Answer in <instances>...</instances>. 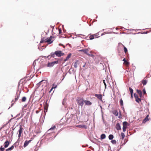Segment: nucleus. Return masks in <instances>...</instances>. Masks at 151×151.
Here are the masks:
<instances>
[{
    "instance_id": "ea45409f",
    "label": "nucleus",
    "mask_w": 151,
    "mask_h": 151,
    "mask_svg": "<svg viewBox=\"0 0 151 151\" xmlns=\"http://www.w3.org/2000/svg\"><path fill=\"white\" fill-rule=\"evenodd\" d=\"M62 32V30L61 29H59V33L60 34Z\"/></svg>"
},
{
    "instance_id": "ddd939ff",
    "label": "nucleus",
    "mask_w": 151,
    "mask_h": 151,
    "mask_svg": "<svg viewBox=\"0 0 151 151\" xmlns=\"http://www.w3.org/2000/svg\"><path fill=\"white\" fill-rule=\"evenodd\" d=\"M20 94H17L16 96V98L14 99V100H13L12 102H13L14 103H15L16 101L18 100Z\"/></svg>"
},
{
    "instance_id": "423d86ee",
    "label": "nucleus",
    "mask_w": 151,
    "mask_h": 151,
    "mask_svg": "<svg viewBox=\"0 0 151 151\" xmlns=\"http://www.w3.org/2000/svg\"><path fill=\"white\" fill-rule=\"evenodd\" d=\"M128 123L126 122H123V130L125 132L126 130V128L127 127Z\"/></svg>"
},
{
    "instance_id": "e433bc0d",
    "label": "nucleus",
    "mask_w": 151,
    "mask_h": 151,
    "mask_svg": "<svg viewBox=\"0 0 151 151\" xmlns=\"http://www.w3.org/2000/svg\"><path fill=\"white\" fill-rule=\"evenodd\" d=\"M74 67L75 68H76L77 67V62H75L74 65Z\"/></svg>"
},
{
    "instance_id": "1a4fd4ad",
    "label": "nucleus",
    "mask_w": 151,
    "mask_h": 151,
    "mask_svg": "<svg viewBox=\"0 0 151 151\" xmlns=\"http://www.w3.org/2000/svg\"><path fill=\"white\" fill-rule=\"evenodd\" d=\"M32 140V139L31 138V139L29 140V141H27L26 140L24 144V147H27L29 144V143Z\"/></svg>"
},
{
    "instance_id": "a211bd4d",
    "label": "nucleus",
    "mask_w": 151,
    "mask_h": 151,
    "mask_svg": "<svg viewBox=\"0 0 151 151\" xmlns=\"http://www.w3.org/2000/svg\"><path fill=\"white\" fill-rule=\"evenodd\" d=\"M149 116V115H147V116H146V117L145 118V119L143 120V123H145L146 121H147L149 120V119H148V117Z\"/></svg>"
},
{
    "instance_id": "b1692460",
    "label": "nucleus",
    "mask_w": 151,
    "mask_h": 151,
    "mask_svg": "<svg viewBox=\"0 0 151 151\" xmlns=\"http://www.w3.org/2000/svg\"><path fill=\"white\" fill-rule=\"evenodd\" d=\"M101 139H104L106 138V136L104 134H102L101 135Z\"/></svg>"
},
{
    "instance_id": "393cba45",
    "label": "nucleus",
    "mask_w": 151,
    "mask_h": 151,
    "mask_svg": "<svg viewBox=\"0 0 151 151\" xmlns=\"http://www.w3.org/2000/svg\"><path fill=\"white\" fill-rule=\"evenodd\" d=\"M56 128L55 126H54L52 127H51L50 129L48 131H49L50 130L53 131Z\"/></svg>"
},
{
    "instance_id": "58836bf2",
    "label": "nucleus",
    "mask_w": 151,
    "mask_h": 151,
    "mask_svg": "<svg viewBox=\"0 0 151 151\" xmlns=\"http://www.w3.org/2000/svg\"><path fill=\"white\" fill-rule=\"evenodd\" d=\"M134 96L135 99H136L137 98H138V96L136 94H134Z\"/></svg>"
},
{
    "instance_id": "9b49d317",
    "label": "nucleus",
    "mask_w": 151,
    "mask_h": 151,
    "mask_svg": "<svg viewBox=\"0 0 151 151\" xmlns=\"http://www.w3.org/2000/svg\"><path fill=\"white\" fill-rule=\"evenodd\" d=\"M84 103H85L86 105L88 106H90L92 104V103L88 100H85Z\"/></svg>"
},
{
    "instance_id": "a878e982",
    "label": "nucleus",
    "mask_w": 151,
    "mask_h": 151,
    "mask_svg": "<svg viewBox=\"0 0 151 151\" xmlns=\"http://www.w3.org/2000/svg\"><path fill=\"white\" fill-rule=\"evenodd\" d=\"M114 138V136L112 134H110L109 136V138L110 140H112Z\"/></svg>"
},
{
    "instance_id": "a18cd8bd",
    "label": "nucleus",
    "mask_w": 151,
    "mask_h": 151,
    "mask_svg": "<svg viewBox=\"0 0 151 151\" xmlns=\"http://www.w3.org/2000/svg\"><path fill=\"white\" fill-rule=\"evenodd\" d=\"M123 61H124V62H125L127 60H126L125 58H124L123 59Z\"/></svg>"
},
{
    "instance_id": "cd10ccee",
    "label": "nucleus",
    "mask_w": 151,
    "mask_h": 151,
    "mask_svg": "<svg viewBox=\"0 0 151 151\" xmlns=\"http://www.w3.org/2000/svg\"><path fill=\"white\" fill-rule=\"evenodd\" d=\"M135 100L137 102L139 103V102L141 101V99L139 98H137L135 99Z\"/></svg>"
},
{
    "instance_id": "2f4dec72",
    "label": "nucleus",
    "mask_w": 151,
    "mask_h": 151,
    "mask_svg": "<svg viewBox=\"0 0 151 151\" xmlns=\"http://www.w3.org/2000/svg\"><path fill=\"white\" fill-rule=\"evenodd\" d=\"M124 50L125 54H126L127 51V48L125 46H124Z\"/></svg>"
},
{
    "instance_id": "f8f14e48",
    "label": "nucleus",
    "mask_w": 151,
    "mask_h": 151,
    "mask_svg": "<svg viewBox=\"0 0 151 151\" xmlns=\"http://www.w3.org/2000/svg\"><path fill=\"white\" fill-rule=\"evenodd\" d=\"M87 37H88L90 40H92L94 38V35H92L91 34L88 35Z\"/></svg>"
},
{
    "instance_id": "3c124183",
    "label": "nucleus",
    "mask_w": 151,
    "mask_h": 151,
    "mask_svg": "<svg viewBox=\"0 0 151 151\" xmlns=\"http://www.w3.org/2000/svg\"><path fill=\"white\" fill-rule=\"evenodd\" d=\"M120 116H121V114H120Z\"/></svg>"
},
{
    "instance_id": "412c9836",
    "label": "nucleus",
    "mask_w": 151,
    "mask_h": 151,
    "mask_svg": "<svg viewBox=\"0 0 151 151\" xmlns=\"http://www.w3.org/2000/svg\"><path fill=\"white\" fill-rule=\"evenodd\" d=\"M147 83V81L146 80L143 79L142 81V83L143 85H145Z\"/></svg>"
},
{
    "instance_id": "4be33fe9",
    "label": "nucleus",
    "mask_w": 151,
    "mask_h": 151,
    "mask_svg": "<svg viewBox=\"0 0 151 151\" xmlns=\"http://www.w3.org/2000/svg\"><path fill=\"white\" fill-rule=\"evenodd\" d=\"M78 127L85 129H86L87 128V126L85 125H80L78 126Z\"/></svg>"
},
{
    "instance_id": "09e8293b",
    "label": "nucleus",
    "mask_w": 151,
    "mask_h": 151,
    "mask_svg": "<svg viewBox=\"0 0 151 151\" xmlns=\"http://www.w3.org/2000/svg\"><path fill=\"white\" fill-rule=\"evenodd\" d=\"M50 58V55H48L47 57V58Z\"/></svg>"
},
{
    "instance_id": "79ce46f5",
    "label": "nucleus",
    "mask_w": 151,
    "mask_h": 151,
    "mask_svg": "<svg viewBox=\"0 0 151 151\" xmlns=\"http://www.w3.org/2000/svg\"><path fill=\"white\" fill-rule=\"evenodd\" d=\"M103 82H104V85H105V88H106V83L105 82V80H103Z\"/></svg>"
},
{
    "instance_id": "37998d69",
    "label": "nucleus",
    "mask_w": 151,
    "mask_h": 151,
    "mask_svg": "<svg viewBox=\"0 0 151 151\" xmlns=\"http://www.w3.org/2000/svg\"><path fill=\"white\" fill-rule=\"evenodd\" d=\"M46 111L47 112V109L46 108H45L44 109V112H45V111Z\"/></svg>"
},
{
    "instance_id": "f257e3e1",
    "label": "nucleus",
    "mask_w": 151,
    "mask_h": 151,
    "mask_svg": "<svg viewBox=\"0 0 151 151\" xmlns=\"http://www.w3.org/2000/svg\"><path fill=\"white\" fill-rule=\"evenodd\" d=\"M54 37L52 36H51L49 38L47 39L45 38H43L42 39L40 42V43H42L45 42V43H47L48 44H50L52 43L53 40H52L54 39Z\"/></svg>"
},
{
    "instance_id": "c85d7f7f",
    "label": "nucleus",
    "mask_w": 151,
    "mask_h": 151,
    "mask_svg": "<svg viewBox=\"0 0 151 151\" xmlns=\"http://www.w3.org/2000/svg\"><path fill=\"white\" fill-rule=\"evenodd\" d=\"M57 87V84H55V83H54L52 85V88H55Z\"/></svg>"
},
{
    "instance_id": "39448f33",
    "label": "nucleus",
    "mask_w": 151,
    "mask_h": 151,
    "mask_svg": "<svg viewBox=\"0 0 151 151\" xmlns=\"http://www.w3.org/2000/svg\"><path fill=\"white\" fill-rule=\"evenodd\" d=\"M23 129L22 126L21 125H20L19 129L18 130L19 134L18 135V137L19 138L21 136V134L23 132Z\"/></svg>"
},
{
    "instance_id": "aec40b11",
    "label": "nucleus",
    "mask_w": 151,
    "mask_h": 151,
    "mask_svg": "<svg viewBox=\"0 0 151 151\" xmlns=\"http://www.w3.org/2000/svg\"><path fill=\"white\" fill-rule=\"evenodd\" d=\"M14 148V146L13 145L11 147L7 149L6 151H11V150H12Z\"/></svg>"
},
{
    "instance_id": "0eeeda50",
    "label": "nucleus",
    "mask_w": 151,
    "mask_h": 151,
    "mask_svg": "<svg viewBox=\"0 0 151 151\" xmlns=\"http://www.w3.org/2000/svg\"><path fill=\"white\" fill-rule=\"evenodd\" d=\"M47 82L46 80H43L42 81H41L40 82L38 83V86H40L42 84V86H46L47 85Z\"/></svg>"
},
{
    "instance_id": "c756f323",
    "label": "nucleus",
    "mask_w": 151,
    "mask_h": 151,
    "mask_svg": "<svg viewBox=\"0 0 151 151\" xmlns=\"http://www.w3.org/2000/svg\"><path fill=\"white\" fill-rule=\"evenodd\" d=\"M93 35H94V37H95V38L98 37L100 36L99 35V34L98 33L95 34Z\"/></svg>"
},
{
    "instance_id": "7c9ffc66",
    "label": "nucleus",
    "mask_w": 151,
    "mask_h": 151,
    "mask_svg": "<svg viewBox=\"0 0 151 151\" xmlns=\"http://www.w3.org/2000/svg\"><path fill=\"white\" fill-rule=\"evenodd\" d=\"M26 100V98L25 97H23L22 98V102H25Z\"/></svg>"
},
{
    "instance_id": "7ed1b4c3",
    "label": "nucleus",
    "mask_w": 151,
    "mask_h": 151,
    "mask_svg": "<svg viewBox=\"0 0 151 151\" xmlns=\"http://www.w3.org/2000/svg\"><path fill=\"white\" fill-rule=\"evenodd\" d=\"M54 54H55L56 56L58 57H60L62 56H63L65 54L64 53L62 52V51L60 50L55 51L54 52Z\"/></svg>"
},
{
    "instance_id": "2eb2a0df",
    "label": "nucleus",
    "mask_w": 151,
    "mask_h": 151,
    "mask_svg": "<svg viewBox=\"0 0 151 151\" xmlns=\"http://www.w3.org/2000/svg\"><path fill=\"white\" fill-rule=\"evenodd\" d=\"M116 128L118 130H119L121 129L120 125L119 123H118L116 124Z\"/></svg>"
},
{
    "instance_id": "4468645a",
    "label": "nucleus",
    "mask_w": 151,
    "mask_h": 151,
    "mask_svg": "<svg viewBox=\"0 0 151 151\" xmlns=\"http://www.w3.org/2000/svg\"><path fill=\"white\" fill-rule=\"evenodd\" d=\"M71 55V53L69 54L66 57V59L64 60V62H65L67 60H68L70 58Z\"/></svg>"
},
{
    "instance_id": "c03bdc74",
    "label": "nucleus",
    "mask_w": 151,
    "mask_h": 151,
    "mask_svg": "<svg viewBox=\"0 0 151 151\" xmlns=\"http://www.w3.org/2000/svg\"><path fill=\"white\" fill-rule=\"evenodd\" d=\"M88 56H91V57H93V55H92V54H91V55H90V54H88Z\"/></svg>"
},
{
    "instance_id": "5701e85b",
    "label": "nucleus",
    "mask_w": 151,
    "mask_h": 151,
    "mask_svg": "<svg viewBox=\"0 0 151 151\" xmlns=\"http://www.w3.org/2000/svg\"><path fill=\"white\" fill-rule=\"evenodd\" d=\"M123 64L124 65L127 67L129 65V62L127 61H126L125 62H124Z\"/></svg>"
},
{
    "instance_id": "a19ab883",
    "label": "nucleus",
    "mask_w": 151,
    "mask_h": 151,
    "mask_svg": "<svg viewBox=\"0 0 151 151\" xmlns=\"http://www.w3.org/2000/svg\"><path fill=\"white\" fill-rule=\"evenodd\" d=\"M143 93L144 94H146V92L145 91V89H143Z\"/></svg>"
},
{
    "instance_id": "c9c22d12",
    "label": "nucleus",
    "mask_w": 151,
    "mask_h": 151,
    "mask_svg": "<svg viewBox=\"0 0 151 151\" xmlns=\"http://www.w3.org/2000/svg\"><path fill=\"white\" fill-rule=\"evenodd\" d=\"M55 55V54H54V52L53 53H51V56L53 58H54Z\"/></svg>"
},
{
    "instance_id": "9d476101",
    "label": "nucleus",
    "mask_w": 151,
    "mask_h": 151,
    "mask_svg": "<svg viewBox=\"0 0 151 151\" xmlns=\"http://www.w3.org/2000/svg\"><path fill=\"white\" fill-rule=\"evenodd\" d=\"M79 51L82 52L84 53L85 54L87 55H88V49H84L80 50H79Z\"/></svg>"
},
{
    "instance_id": "6e6552de",
    "label": "nucleus",
    "mask_w": 151,
    "mask_h": 151,
    "mask_svg": "<svg viewBox=\"0 0 151 151\" xmlns=\"http://www.w3.org/2000/svg\"><path fill=\"white\" fill-rule=\"evenodd\" d=\"M94 96L98 99L100 101H102V96L101 94H95Z\"/></svg>"
},
{
    "instance_id": "473e14b6",
    "label": "nucleus",
    "mask_w": 151,
    "mask_h": 151,
    "mask_svg": "<svg viewBox=\"0 0 151 151\" xmlns=\"http://www.w3.org/2000/svg\"><path fill=\"white\" fill-rule=\"evenodd\" d=\"M120 105L121 106H123V101L122 99H121L120 100Z\"/></svg>"
},
{
    "instance_id": "f03ea898",
    "label": "nucleus",
    "mask_w": 151,
    "mask_h": 151,
    "mask_svg": "<svg viewBox=\"0 0 151 151\" xmlns=\"http://www.w3.org/2000/svg\"><path fill=\"white\" fill-rule=\"evenodd\" d=\"M76 101L78 106H82L83 105L84 101L83 98L78 97L76 99Z\"/></svg>"
},
{
    "instance_id": "8fccbe9b",
    "label": "nucleus",
    "mask_w": 151,
    "mask_h": 151,
    "mask_svg": "<svg viewBox=\"0 0 151 151\" xmlns=\"http://www.w3.org/2000/svg\"><path fill=\"white\" fill-rule=\"evenodd\" d=\"M86 63H85L84 65L83 66V67H85V66L86 65Z\"/></svg>"
},
{
    "instance_id": "f704fd0d",
    "label": "nucleus",
    "mask_w": 151,
    "mask_h": 151,
    "mask_svg": "<svg viewBox=\"0 0 151 151\" xmlns=\"http://www.w3.org/2000/svg\"><path fill=\"white\" fill-rule=\"evenodd\" d=\"M121 135L122 138V139H124L125 137V135H124V134L123 133H122L121 134Z\"/></svg>"
},
{
    "instance_id": "bb28decb",
    "label": "nucleus",
    "mask_w": 151,
    "mask_h": 151,
    "mask_svg": "<svg viewBox=\"0 0 151 151\" xmlns=\"http://www.w3.org/2000/svg\"><path fill=\"white\" fill-rule=\"evenodd\" d=\"M129 91L131 93V95L132 97V93H133V89L130 87L129 88Z\"/></svg>"
},
{
    "instance_id": "f3484780",
    "label": "nucleus",
    "mask_w": 151,
    "mask_h": 151,
    "mask_svg": "<svg viewBox=\"0 0 151 151\" xmlns=\"http://www.w3.org/2000/svg\"><path fill=\"white\" fill-rule=\"evenodd\" d=\"M137 92L138 93L140 97H141L142 96V92L141 90H137Z\"/></svg>"
},
{
    "instance_id": "6ab92c4d",
    "label": "nucleus",
    "mask_w": 151,
    "mask_h": 151,
    "mask_svg": "<svg viewBox=\"0 0 151 151\" xmlns=\"http://www.w3.org/2000/svg\"><path fill=\"white\" fill-rule=\"evenodd\" d=\"M112 113L114 114L116 116H117L118 115V112L117 110H115L112 111Z\"/></svg>"
},
{
    "instance_id": "49530a36",
    "label": "nucleus",
    "mask_w": 151,
    "mask_h": 151,
    "mask_svg": "<svg viewBox=\"0 0 151 151\" xmlns=\"http://www.w3.org/2000/svg\"><path fill=\"white\" fill-rule=\"evenodd\" d=\"M39 112V111H38V110H37L36 111V114H38V113Z\"/></svg>"
},
{
    "instance_id": "72a5a7b5",
    "label": "nucleus",
    "mask_w": 151,
    "mask_h": 151,
    "mask_svg": "<svg viewBox=\"0 0 151 151\" xmlns=\"http://www.w3.org/2000/svg\"><path fill=\"white\" fill-rule=\"evenodd\" d=\"M111 142L113 144H115L116 143V141L115 140H112L111 141Z\"/></svg>"
},
{
    "instance_id": "20e7f679",
    "label": "nucleus",
    "mask_w": 151,
    "mask_h": 151,
    "mask_svg": "<svg viewBox=\"0 0 151 151\" xmlns=\"http://www.w3.org/2000/svg\"><path fill=\"white\" fill-rule=\"evenodd\" d=\"M58 60L48 63L47 66L49 67H52L55 64H58Z\"/></svg>"
},
{
    "instance_id": "4c0bfd02",
    "label": "nucleus",
    "mask_w": 151,
    "mask_h": 151,
    "mask_svg": "<svg viewBox=\"0 0 151 151\" xmlns=\"http://www.w3.org/2000/svg\"><path fill=\"white\" fill-rule=\"evenodd\" d=\"M0 150H1L0 151H4V148L1 147L0 148Z\"/></svg>"
},
{
    "instance_id": "dca6fc26",
    "label": "nucleus",
    "mask_w": 151,
    "mask_h": 151,
    "mask_svg": "<svg viewBox=\"0 0 151 151\" xmlns=\"http://www.w3.org/2000/svg\"><path fill=\"white\" fill-rule=\"evenodd\" d=\"M9 144V142L8 141H6L4 143V147L5 148L7 147Z\"/></svg>"
},
{
    "instance_id": "de8ad7c7",
    "label": "nucleus",
    "mask_w": 151,
    "mask_h": 151,
    "mask_svg": "<svg viewBox=\"0 0 151 151\" xmlns=\"http://www.w3.org/2000/svg\"><path fill=\"white\" fill-rule=\"evenodd\" d=\"M53 88H51V89L50 90L49 92H50L53 89Z\"/></svg>"
}]
</instances>
